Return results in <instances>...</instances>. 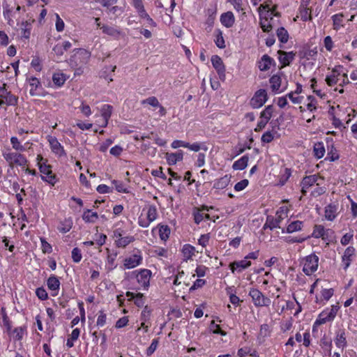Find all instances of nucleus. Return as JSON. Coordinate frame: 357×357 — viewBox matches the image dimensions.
Listing matches in <instances>:
<instances>
[{
	"label": "nucleus",
	"instance_id": "nucleus-1",
	"mask_svg": "<svg viewBox=\"0 0 357 357\" xmlns=\"http://www.w3.org/2000/svg\"><path fill=\"white\" fill-rule=\"evenodd\" d=\"M127 278L135 286L136 289H147L150 284L152 275L151 271L143 268L126 273Z\"/></svg>",
	"mask_w": 357,
	"mask_h": 357
},
{
	"label": "nucleus",
	"instance_id": "nucleus-8",
	"mask_svg": "<svg viewBox=\"0 0 357 357\" xmlns=\"http://www.w3.org/2000/svg\"><path fill=\"white\" fill-rule=\"evenodd\" d=\"M90 57L91 53L89 51L79 49L72 56L71 62L74 63L75 66H82L89 62Z\"/></svg>",
	"mask_w": 357,
	"mask_h": 357
},
{
	"label": "nucleus",
	"instance_id": "nucleus-33",
	"mask_svg": "<svg viewBox=\"0 0 357 357\" xmlns=\"http://www.w3.org/2000/svg\"><path fill=\"white\" fill-rule=\"evenodd\" d=\"M68 77L65 73L59 70L53 74L52 81L56 86L60 87L64 84Z\"/></svg>",
	"mask_w": 357,
	"mask_h": 357
},
{
	"label": "nucleus",
	"instance_id": "nucleus-21",
	"mask_svg": "<svg viewBox=\"0 0 357 357\" xmlns=\"http://www.w3.org/2000/svg\"><path fill=\"white\" fill-rule=\"evenodd\" d=\"M47 285L48 289L51 291V295L52 296L58 295L60 288V281L56 276L52 275L47 279Z\"/></svg>",
	"mask_w": 357,
	"mask_h": 357
},
{
	"label": "nucleus",
	"instance_id": "nucleus-39",
	"mask_svg": "<svg viewBox=\"0 0 357 357\" xmlns=\"http://www.w3.org/2000/svg\"><path fill=\"white\" fill-rule=\"evenodd\" d=\"M158 227L160 238L163 241H166L169 238L171 231L169 227L163 225H158Z\"/></svg>",
	"mask_w": 357,
	"mask_h": 357
},
{
	"label": "nucleus",
	"instance_id": "nucleus-4",
	"mask_svg": "<svg viewBox=\"0 0 357 357\" xmlns=\"http://www.w3.org/2000/svg\"><path fill=\"white\" fill-rule=\"evenodd\" d=\"M338 304L332 305L321 312L317 318V324H324L327 322H332L340 310Z\"/></svg>",
	"mask_w": 357,
	"mask_h": 357
},
{
	"label": "nucleus",
	"instance_id": "nucleus-30",
	"mask_svg": "<svg viewBox=\"0 0 357 357\" xmlns=\"http://www.w3.org/2000/svg\"><path fill=\"white\" fill-rule=\"evenodd\" d=\"M195 248L190 244H185L181 250V253L183 260L187 261L192 259V257L195 255Z\"/></svg>",
	"mask_w": 357,
	"mask_h": 357
},
{
	"label": "nucleus",
	"instance_id": "nucleus-46",
	"mask_svg": "<svg viewBox=\"0 0 357 357\" xmlns=\"http://www.w3.org/2000/svg\"><path fill=\"white\" fill-rule=\"evenodd\" d=\"M277 36L279 40L282 43H286L289 39V33L284 27H280L277 29Z\"/></svg>",
	"mask_w": 357,
	"mask_h": 357
},
{
	"label": "nucleus",
	"instance_id": "nucleus-16",
	"mask_svg": "<svg viewBox=\"0 0 357 357\" xmlns=\"http://www.w3.org/2000/svg\"><path fill=\"white\" fill-rule=\"evenodd\" d=\"M113 107L110 105H103L100 108L102 122L99 124L100 128H105L112 114Z\"/></svg>",
	"mask_w": 357,
	"mask_h": 357
},
{
	"label": "nucleus",
	"instance_id": "nucleus-19",
	"mask_svg": "<svg viewBox=\"0 0 357 357\" xmlns=\"http://www.w3.org/2000/svg\"><path fill=\"white\" fill-rule=\"evenodd\" d=\"M309 4V0H302L300 5L299 14L301 19L304 22L310 21L312 20L311 10L308 8Z\"/></svg>",
	"mask_w": 357,
	"mask_h": 357
},
{
	"label": "nucleus",
	"instance_id": "nucleus-13",
	"mask_svg": "<svg viewBox=\"0 0 357 357\" xmlns=\"http://www.w3.org/2000/svg\"><path fill=\"white\" fill-rule=\"evenodd\" d=\"M47 140L50 144L52 151L59 157L66 155L63 146L60 144L58 139L53 136H48Z\"/></svg>",
	"mask_w": 357,
	"mask_h": 357
},
{
	"label": "nucleus",
	"instance_id": "nucleus-10",
	"mask_svg": "<svg viewBox=\"0 0 357 357\" xmlns=\"http://www.w3.org/2000/svg\"><path fill=\"white\" fill-rule=\"evenodd\" d=\"M142 255L139 250L124 259L123 266L125 269L134 268L142 263Z\"/></svg>",
	"mask_w": 357,
	"mask_h": 357
},
{
	"label": "nucleus",
	"instance_id": "nucleus-7",
	"mask_svg": "<svg viewBox=\"0 0 357 357\" xmlns=\"http://www.w3.org/2000/svg\"><path fill=\"white\" fill-rule=\"evenodd\" d=\"M38 165L40 172L43 174L42 179L50 185H54L56 183L57 178L52 174L51 166L47 165L46 162L43 158L40 159L38 162Z\"/></svg>",
	"mask_w": 357,
	"mask_h": 357
},
{
	"label": "nucleus",
	"instance_id": "nucleus-36",
	"mask_svg": "<svg viewBox=\"0 0 357 357\" xmlns=\"http://www.w3.org/2000/svg\"><path fill=\"white\" fill-rule=\"evenodd\" d=\"M249 160L248 155H243L240 159L235 161L232 165V168L234 170H243L247 165Z\"/></svg>",
	"mask_w": 357,
	"mask_h": 357
},
{
	"label": "nucleus",
	"instance_id": "nucleus-6",
	"mask_svg": "<svg viewBox=\"0 0 357 357\" xmlns=\"http://www.w3.org/2000/svg\"><path fill=\"white\" fill-rule=\"evenodd\" d=\"M302 264L303 271L307 275H310L318 268L319 257L314 254H311L303 259Z\"/></svg>",
	"mask_w": 357,
	"mask_h": 357
},
{
	"label": "nucleus",
	"instance_id": "nucleus-43",
	"mask_svg": "<svg viewBox=\"0 0 357 357\" xmlns=\"http://www.w3.org/2000/svg\"><path fill=\"white\" fill-rule=\"evenodd\" d=\"M303 227V222L300 220H296L291 222L290 224L288 225L287 227V233H293L295 231H298L301 230Z\"/></svg>",
	"mask_w": 357,
	"mask_h": 357
},
{
	"label": "nucleus",
	"instance_id": "nucleus-62",
	"mask_svg": "<svg viewBox=\"0 0 357 357\" xmlns=\"http://www.w3.org/2000/svg\"><path fill=\"white\" fill-rule=\"evenodd\" d=\"M211 236L210 234H202L198 239L199 245H202L203 248H205L209 242Z\"/></svg>",
	"mask_w": 357,
	"mask_h": 357
},
{
	"label": "nucleus",
	"instance_id": "nucleus-50",
	"mask_svg": "<svg viewBox=\"0 0 357 357\" xmlns=\"http://www.w3.org/2000/svg\"><path fill=\"white\" fill-rule=\"evenodd\" d=\"M210 331L214 333V334H219L222 336H225L227 335V333L224 331H222L220 326L215 323L214 321H212L209 326Z\"/></svg>",
	"mask_w": 357,
	"mask_h": 357
},
{
	"label": "nucleus",
	"instance_id": "nucleus-28",
	"mask_svg": "<svg viewBox=\"0 0 357 357\" xmlns=\"http://www.w3.org/2000/svg\"><path fill=\"white\" fill-rule=\"evenodd\" d=\"M231 175L226 174L224 176L215 180L213 183V188L217 190L225 189L229 185L231 181Z\"/></svg>",
	"mask_w": 357,
	"mask_h": 357
},
{
	"label": "nucleus",
	"instance_id": "nucleus-47",
	"mask_svg": "<svg viewBox=\"0 0 357 357\" xmlns=\"http://www.w3.org/2000/svg\"><path fill=\"white\" fill-rule=\"evenodd\" d=\"M190 151L198 152L200 150H204L206 151L208 150V147L204 143L195 142L193 144H189L188 146L186 147Z\"/></svg>",
	"mask_w": 357,
	"mask_h": 357
},
{
	"label": "nucleus",
	"instance_id": "nucleus-60",
	"mask_svg": "<svg viewBox=\"0 0 357 357\" xmlns=\"http://www.w3.org/2000/svg\"><path fill=\"white\" fill-rule=\"evenodd\" d=\"M55 17H56V29L58 32H61L63 31L64 29V27H65V24H64V22L63 21V20L60 17V16L59 15V14L56 13L55 14Z\"/></svg>",
	"mask_w": 357,
	"mask_h": 357
},
{
	"label": "nucleus",
	"instance_id": "nucleus-37",
	"mask_svg": "<svg viewBox=\"0 0 357 357\" xmlns=\"http://www.w3.org/2000/svg\"><path fill=\"white\" fill-rule=\"evenodd\" d=\"M131 5L134 7L139 17L147 13L142 0H132Z\"/></svg>",
	"mask_w": 357,
	"mask_h": 357
},
{
	"label": "nucleus",
	"instance_id": "nucleus-57",
	"mask_svg": "<svg viewBox=\"0 0 357 357\" xmlns=\"http://www.w3.org/2000/svg\"><path fill=\"white\" fill-rule=\"evenodd\" d=\"M12 336L15 341H18L21 345V339L22 337V327L16 328L12 333Z\"/></svg>",
	"mask_w": 357,
	"mask_h": 357
},
{
	"label": "nucleus",
	"instance_id": "nucleus-3",
	"mask_svg": "<svg viewBox=\"0 0 357 357\" xmlns=\"http://www.w3.org/2000/svg\"><path fill=\"white\" fill-rule=\"evenodd\" d=\"M253 305L257 307H268L271 303L270 297L257 288H251L248 293Z\"/></svg>",
	"mask_w": 357,
	"mask_h": 357
},
{
	"label": "nucleus",
	"instance_id": "nucleus-27",
	"mask_svg": "<svg viewBox=\"0 0 357 357\" xmlns=\"http://www.w3.org/2000/svg\"><path fill=\"white\" fill-rule=\"evenodd\" d=\"M208 209L206 207L202 208H196L193 212L194 220L196 224H199L205 219H209V215L207 213Z\"/></svg>",
	"mask_w": 357,
	"mask_h": 357
},
{
	"label": "nucleus",
	"instance_id": "nucleus-40",
	"mask_svg": "<svg viewBox=\"0 0 357 357\" xmlns=\"http://www.w3.org/2000/svg\"><path fill=\"white\" fill-rule=\"evenodd\" d=\"M117 255L115 254H109L107 257L105 268L107 271H111L114 270L116 267V264L115 262Z\"/></svg>",
	"mask_w": 357,
	"mask_h": 357
},
{
	"label": "nucleus",
	"instance_id": "nucleus-20",
	"mask_svg": "<svg viewBox=\"0 0 357 357\" xmlns=\"http://www.w3.org/2000/svg\"><path fill=\"white\" fill-rule=\"evenodd\" d=\"M335 346L343 351L347 346V335L344 329H340L336 332L334 338Z\"/></svg>",
	"mask_w": 357,
	"mask_h": 357
},
{
	"label": "nucleus",
	"instance_id": "nucleus-11",
	"mask_svg": "<svg viewBox=\"0 0 357 357\" xmlns=\"http://www.w3.org/2000/svg\"><path fill=\"white\" fill-rule=\"evenodd\" d=\"M97 26L102 29V33L112 37L113 38H119L121 36V31L115 26H112L106 24H102L99 21L100 18L95 19Z\"/></svg>",
	"mask_w": 357,
	"mask_h": 357
},
{
	"label": "nucleus",
	"instance_id": "nucleus-22",
	"mask_svg": "<svg viewBox=\"0 0 357 357\" xmlns=\"http://www.w3.org/2000/svg\"><path fill=\"white\" fill-rule=\"evenodd\" d=\"M165 158L169 165H174L183 159V151L178 150L175 153H166Z\"/></svg>",
	"mask_w": 357,
	"mask_h": 357
},
{
	"label": "nucleus",
	"instance_id": "nucleus-51",
	"mask_svg": "<svg viewBox=\"0 0 357 357\" xmlns=\"http://www.w3.org/2000/svg\"><path fill=\"white\" fill-rule=\"evenodd\" d=\"M141 104L142 105H149L153 107H157L158 106H160V102H159L158 100L157 99V98H155V96H151L146 99L142 100L141 101Z\"/></svg>",
	"mask_w": 357,
	"mask_h": 357
},
{
	"label": "nucleus",
	"instance_id": "nucleus-45",
	"mask_svg": "<svg viewBox=\"0 0 357 357\" xmlns=\"http://www.w3.org/2000/svg\"><path fill=\"white\" fill-rule=\"evenodd\" d=\"M215 43L218 47L223 49L225 47V42L222 36V32L220 30L215 31Z\"/></svg>",
	"mask_w": 357,
	"mask_h": 357
},
{
	"label": "nucleus",
	"instance_id": "nucleus-56",
	"mask_svg": "<svg viewBox=\"0 0 357 357\" xmlns=\"http://www.w3.org/2000/svg\"><path fill=\"white\" fill-rule=\"evenodd\" d=\"M151 314V310L148 307V306H145L141 313V321L144 322H147L149 321Z\"/></svg>",
	"mask_w": 357,
	"mask_h": 357
},
{
	"label": "nucleus",
	"instance_id": "nucleus-29",
	"mask_svg": "<svg viewBox=\"0 0 357 357\" xmlns=\"http://www.w3.org/2000/svg\"><path fill=\"white\" fill-rule=\"evenodd\" d=\"M317 179L318 177L315 174L304 177L301 181L303 193H305L307 190L317 181Z\"/></svg>",
	"mask_w": 357,
	"mask_h": 357
},
{
	"label": "nucleus",
	"instance_id": "nucleus-5",
	"mask_svg": "<svg viewBox=\"0 0 357 357\" xmlns=\"http://www.w3.org/2000/svg\"><path fill=\"white\" fill-rule=\"evenodd\" d=\"M22 151L6 149L3 156L11 168L22 166Z\"/></svg>",
	"mask_w": 357,
	"mask_h": 357
},
{
	"label": "nucleus",
	"instance_id": "nucleus-42",
	"mask_svg": "<svg viewBox=\"0 0 357 357\" xmlns=\"http://www.w3.org/2000/svg\"><path fill=\"white\" fill-rule=\"evenodd\" d=\"M314 156L320 159L321 158L325 153V148L323 142L316 143L314 146Z\"/></svg>",
	"mask_w": 357,
	"mask_h": 357
},
{
	"label": "nucleus",
	"instance_id": "nucleus-23",
	"mask_svg": "<svg viewBox=\"0 0 357 357\" xmlns=\"http://www.w3.org/2000/svg\"><path fill=\"white\" fill-rule=\"evenodd\" d=\"M283 217L282 214H280V212L278 211L276 213V218L268 217L266 220V222L264 226V228H269L270 229H273L275 228H280V223L283 220Z\"/></svg>",
	"mask_w": 357,
	"mask_h": 357
},
{
	"label": "nucleus",
	"instance_id": "nucleus-12",
	"mask_svg": "<svg viewBox=\"0 0 357 357\" xmlns=\"http://www.w3.org/2000/svg\"><path fill=\"white\" fill-rule=\"evenodd\" d=\"M211 63L213 68L216 70L219 78L222 81L225 80V66L222 59L218 55H213L211 57Z\"/></svg>",
	"mask_w": 357,
	"mask_h": 357
},
{
	"label": "nucleus",
	"instance_id": "nucleus-31",
	"mask_svg": "<svg viewBox=\"0 0 357 357\" xmlns=\"http://www.w3.org/2000/svg\"><path fill=\"white\" fill-rule=\"evenodd\" d=\"M279 61L282 63V66H286L290 64V63L294 60L295 54L292 52H279Z\"/></svg>",
	"mask_w": 357,
	"mask_h": 357
},
{
	"label": "nucleus",
	"instance_id": "nucleus-32",
	"mask_svg": "<svg viewBox=\"0 0 357 357\" xmlns=\"http://www.w3.org/2000/svg\"><path fill=\"white\" fill-rule=\"evenodd\" d=\"M274 63V60L269 56L264 55L259 62V68L261 71L269 70Z\"/></svg>",
	"mask_w": 357,
	"mask_h": 357
},
{
	"label": "nucleus",
	"instance_id": "nucleus-18",
	"mask_svg": "<svg viewBox=\"0 0 357 357\" xmlns=\"http://www.w3.org/2000/svg\"><path fill=\"white\" fill-rule=\"evenodd\" d=\"M339 205L336 202L328 204L325 207L324 217L328 221H333L338 214Z\"/></svg>",
	"mask_w": 357,
	"mask_h": 357
},
{
	"label": "nucleus",
	"instance_id": "nucleus-52",
	"mask_svg": "<svg viewBox=\"0 0 357 357\" xmlns=\"http://www.w3.org/2000/svg\"><path fill=\"white\" fill-rule=\"evenodd\" d=\"M273 112V106L268 105L261 112L260 117L268 121L272 116Z\"/></svg>",
	"mask_w": 357,
	"mask_h": 357
},
{
	"label": "nucleus",
	"instance_id": "nucleus-25",
	"mask_svg": "<svg viewBox=\"0 0 357 357\" xmlns=\"http://www.w3.org/2000/svg\"><path fill=\"white\" fill-rule=\"evenodd\" d=\"M269 82L271 84V90L275 93H282L285 88H281L282 79L281 77L278 75H273L270 79Z\"/></svg>",
	"mask_w": 357,
	"mask_h": 357
},
{
	"label": "nucleus",
	"instance_id": "nucleus-63",
	"mask_svg": "<svg viewBox=\"0 0 357 357\" xmlns=\"http://www.w3.org/2000/svg\"><path fill=\"white\" fill-rule=\"evenodd\" d=\"M274 139V134L271 131H266L261 136V142L264 143H270Z\"/></svg>",
	"mask_w": 357,
	"mask_h": 357
},
{
	"label": "nucleus",
	"instance_id": "nucleus-26",
	"mask_svg": "<svg viewBox=\"0 0 357 357\" xmlns=\"http://www.w3.org/2000/svg\"><path fill=\"white\" fill-rule=\"evenodd\" d=\"M220 20L221 24L227 28H230L233 26L235 22V17L231 11H227L226 13H222L220 15Z\"/></svg>",
	"mask_w": 357,
	"mask_h": 357
},
{
	"label": "nucleus",
	"instance_id": "nucleus-24",
	"mask_svg": "<svg viewBox=\"0 0 357 357\" xmlns=\"http://www.w3.org/2000/svg\"><path fill=\"white\" fill-rule=\"evenodd\" d=\"M30 86L29 93L32 96H39L42 94V88L39 80L36 77L29 79Z\"/></svg>",
	"mask_w": 357,
	"mask_h": 357
},
{
	"label": "nucleus",
	"instance_id": "nucleus-44",
	"mask_svg": "<svg viewBox=\"0 0 357 357\" xmlns=\"http://www.w3.org/2000/svg\"><path fill=\"white\" fill-rule=\"evenodd\" d=\"M112 183L113 184L117 192L123 193L129 192L128 187L122 181L118 180H113L112 181Z\"/></svg>",
	"mask_w": 357,
	"mask_h": 357
},
{
	"label": "nucleus",
	"instance_id": "nucleus-53",
	"mask_svg": "<svg viewBox=\"0 0 357 357\" xmlns=\"http://www.w3.org/2000/svg\"><path fill=\"white\" fill-rule=\"evenodd\" d=\"M184 275L185 273L183 271H178L174 279L173 284L176 286H178L183 282L186 286H188V283H186L183 280Z\"/></svg>",
	"mask_w": 357,
	"mask_h": 357
},
{
	"label": "nucleus",
	"instance_id": "nucleus-34",
	"mask_svg": "<svg viewBox=\"0 0 357 357\" xmlns=\"http://www.w3.org/2000/svg\"><path fill=\"white\" fill-rule=\"evenodd\" d=\"M98 218V215L96 212H93L90 209H86L84 211L82 219L85 222L94 223Z\"/></svg>",
	"mask_w": 357,
	"mask_h": 357
},
{
	"label": "nucleus",
	"instance_id": "nucleus-9",
	"mask_svg": "<svg viewBox=\"0 0 357 357\" xmlns=\"http://www.w3.org/2000/svg\"><path fill=\"white\" fill-rule=\"evenodd\" d=\"M268 96L265 89H259L255 92L250 100V105L252 108L257 109L262 107L267 101Z\"/></svg>",
	"mask_w": 357,
	"mask_h": 357
},
{
	"label": "nucleus",
	"instance_id": "nucleus-64",
	"mask_svg": "<svg viewBox=\"0 0 357 357\" xmlns=\"http://www.w3.org/2000/svg\"><path fill=\"white\" fill-rule=\"evenodd\" d=\"M106 319H107L106 314L102 311L99 312L98 319H97V322H96L97 326L98 327L104 326L106 324Z\"/></svg>",
	"mask_w": 357,
	"mask_h": 357
},
{
	"label": "nucleus",
	"instance_id": "nucleus-17",
	"mask_svg": "<svg viewBox=\"0 0 357 357\" xmlns=\"http://www.w3.org/2000/svg\"><path fill=\"white\" fill-rule=\"evenodd\" d=\"M340 67L335 68L326 77V82L329 86H335L338 84L341 78Z\"/></svg>",
	"mask_w": 357,
	"mask_h": 357
},
{
	"label": "nucleus",
	"instance_id": "nucleus-61",
	"mask_svg": "<svg viewBox=\"0 0 357 357\" xmlns=\"http://www.w3.org/2000/svg\"><path fill=\"white\" fill-rule=\"evenodd\" d=\"M249 181L247 179L241 180V181L238 182L234 185V190L236 192H240L243 190L248 185Z\"/></svg>",
	"mask_w": 357,
	"mask_h": 357
},
{
	"label": "nucleus",
	"instance_id": "nucleus-15",
	"mask_svg": "<svg viewBox=\"0 0 357 357\" xmlns=\"http://www.w3.org/2000/svg\"><path fill=\"white\" fill-rule=\"evenodd\" d=\"M356 250L354 247H348L342 256V264L343 268L346 271L350 266L351 261L354 259Z\"/></svg>",
	"mask_w": 357,
	"mask_h": 357
},
{
	"label": "nucleus",
	"instance_id": "nucleus-35",
	"mask_svg": "<svg viewBox=\"0 0 357 357\" xmlns=\"http://www.w3.org/2000/svg\"><path fill=\"white\" fill-rule=\"evenodd\" d=\"M326 230L324 226L321 225H317L314 226L312 236L316 238H321L323 240L326 238Z\"/></svg>",
	"mask_w": 357,
	"mask_h": 357
},
{
	"label": "nucleus",
	"instance_id": "nucleus-58",
	"mask_svg": "<svg viewBox=\"0 0 357 357\" xmlns=\"http://www.w3.org/2000/svg\"><path fill=\"white\" fill-rule=\"evenodd\" d=\"M158 339H153L152 340L151 345L146 349V354L147 356H151L155 352L158 346Z\"/></svg>",
	"mask_w": 357,
	"mask_h": 357
},
{
	"label": "nucleus",
	"instance_id": "nucleus-2",
	"mask_svg": "<svg viewBox=\"0 0 357 357\" xmlns=\"http://www.w3.org/2000/svg\"><path fill=\"white\" fill-rule=\"evenodd\" d=\"M158 211L155 205H149L144 208L138 218V225L144 228L148 227L158 218Z\"/></svg>",
	"mask_w": 357,
	"mask_h": 357
},
{
	"label": "nucleus",
	"instance_id": "nucleus-54",
	"mask_svg": "<svg viewBox=\"0 0 357 357\" xmlns=\"http://www.w3.org/2000/svg\"><path fill=\"white\" fill-rule=\"evenodd\" d=\"M293 326V319L289 318L288 319L284 320L280 324V329L282 332H287L292 328Z\"/></svg>",
	"mask_w": 357,
	"mask_h": 357
},
{
	"label": "nucleus",
	"instance_id": "nucleus-41",
	"mask_svg": "<svg viewBox=\"0 0 357 357\" xmlns=\"http://www.w3.org/2000/svg\"><path fill=\"white\" fill-rule=\"evenodd\" d=\"M135 238L132 236H126L121 237L120 239L115 240V244L119 248H125L130 243L134 241Z\"/></svg>",
	"mask_w": 357,
	"mask_h": 357
},
{
	"label": "nucleus",
	"instance_id": "nucleus-55",
	"mask_svg": "<svg viewBox=\"0 0 357 357\" xmlns=\"http://www.w3.org/2000/svg\"><path fill=\"white\" fill-rule=\"evenodd\" d=\"M82 258V252L80 249L75 248L72 250V259L74 262L79 263Z\"/></svg>",
	"mask_w": 357,
	"mask_h": 357
},
{
	"label": "nucleus",
	"instance_id": "nucleus-59",
	"mask_svg": "<svg viewBox=\"0 0 357 357\" xmlns=\"http://www.w3.org/2000/svg\"><path fill=\"white\" fill-rule=\"evenodd\" d=\"M324 45L327 51H328V52L332 51V50L334 47V43L331 36H328L324 38Z\"/></svg>",
	"mask_w": 357,
	"mask_h": 357
},
{
	"label": "nucleus",
	"instance_id": "nucleus-48",
	"mask_svg": "<svg viewBox=\"0 0 357 357\" xmlns=\"http://www.w3.org/2000/svg\"><path fill=\"white\" fill-rule=\"evenodd\" d=\"M127 296L130 297V298L135 300V303L138 307H141L144 305V299L143 296L141 294H135L132 292H127Z\"/></svg>",
	"mask_w": 357,
	"mask_h": 357
},
{
	"label": "nucleus",
	"instance_id": "nucleus-14",
	"mask_svg": "<svg viewBox=\"0 0 357 357\" xmlns=\"http://www.w3.org/2000/svg\"><path fill=\"white\" fill-rule=\"evenodd\" d=\"M251 261L250 260H246L243 259L240 261H235L234 262L230 263L229 268L232 273H241L244 270L247 269L251 266Z\"/></svg>",
	"mask_w": 357,
	"mask_h": 357
},
{
	"label": "nucleus",
	"instance_id": "nucleus-38",
	"mask_svg": "<svg viewBox=\"0 0 357 357\" xmlns=\"http://www.w3.org/2000/svg\"><path fill=\"white\" fill-rule=\"evenodd\" d=\"M343 17L344 15L342 13L335 14L331 17L334 30L338 31L344 26Z\"/></svg>",
	"mask_w": 357,
	"mask_h": 357
},
{
	"label": "nucleus",
	"instance_id": "nucleus-49",
	"mask_svg": "<svg viewBox=\"0 0 357 357\" xmlns=\"http://www.w3.org/2000/svg\"><path fill=\"white\" fill-rule=\"evenodd\" d=\"M227 1L233 6L236 11L238 13L242 12L243 14L245 13L243 0H227Z\"/></svg>",
	"mask_w": 357,
	"mask_h": 357
}]
</instances>
